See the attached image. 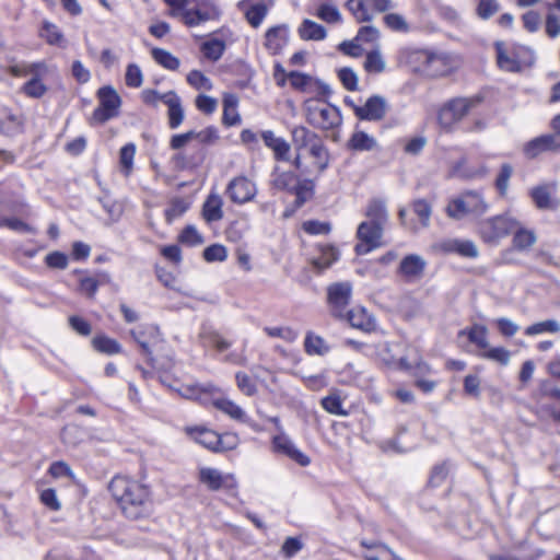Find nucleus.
<instances>
[{
	"instance_id": "338daca9",
	"label": "nucleus",
	"mask_w": 560,
	"mask_h": 560,
	"mask_svg": "<svg viewBox=\"0 0 560 560\" xmlns=\"http://www.w3.org/2000/svg\"><path fill=\"white\" fill-rule=\"evenodd\" d=\"M125 81L129 88H140L142 85L143 75L139 66L131 63L127 67Z\"/></svg>"
},
{
	"instance_id": "a878e982",
	"label": "nucleus",
	"mask_w": 560,
	"mask_h": 560,
	"mask_svg": "<svg viewBox=\"0 0 560 560\" xmlns=\"http://www.w3.org/2000/svg\"><path fill=\"white\" fill-rule=\"evenodd\" d=\"M23 117L13 114L7 107H0V133L13 136L20 133L23 128Z\"/></svg>"
},
{
	"instance_id": "f8f14e48",
	"label": "nucleus",
	"mask_w": 560,
	"mask_h": 560,
	"mask_svg": "<svg viewBox=\"0 0 560 560\" xmlns=\"http://www.w3.org/2000/svg\"><path fill=\"white\" fill-rule=\"evenodd\" d=\"M199 480L211 491L221 489L234 491L237 487L236 479L233 475H223L220 470L210 467L200 469Z\"/></svg>"
},
{
	"instance_id": "bf43d9fd",
	"label": "nucleus",
	"mask_w": 560,
	"mask_h": 560,
	"mask_svg": "<svg viewBox=\"0 0 560 560\" xmlns=\"http://www.w3.org/2000/svg\"><path fill=\"white\" fill-rule=\"evenodd\" d=\"M203 258L206 261H224L228 257V252L225 246L221 244H212L205 248Z\"/></svg>"
},
{
	"instance_id": "3c124183",
	"label": "nucleus",
	"mask_w": 560,
	"mask_h": 560,
	"mask_svg": "<svg viewBox=\"0 0 560 560\" xmlns=\"http://www.w3.org/2000/svg\"><path fill=\"white\" fill-rule=\"evenodd\" d=\"M386 63L378 49L366 54L364 69L369 73H381L385 70Z\"/></svg>"
},
{
	"instance_id": "f3484780",
	"label": "nucleus",
	"mask_w": 560,
	"mask_h": 560,
	"mask_svg": "<svg viewBox=\"0 0 560 560\" xmlns=\"http://www.w3.org/2000/svg\"><path fill=\"white\" fill-rule=\"evenodd\" d=\"M351 327L372 332L376 330L377 324L373 315L369 314L364 307H353L345 313V317Z\"/></svg>"
},
{
	"instance_id": "de8ad7c7",
	"label": "nucleus",
	"mask_w": 560,
	"mask_h": 560,
	"mask_svg": "<svg viewBox=\"0 0 560 560\" xmlns=\"http://www.w3.org/2000/svg\"><path fill=\"white\" fill-rule=\"evenodd\" d=\"M304 348L308 354L317 355H323L327 353L329 350V347L326 345L325 340L322 337L314 335L312 332H308L306 335Z\"/></svg>"
},
{
	"instance_id": "9d476101",
	"label": "nucleus",
	"mask_w": 560,
	"mask_h": 560,
	"mask_svg": "<svg viewBox=\"0 0 560 560\" xmlns=\"http://www.w3.org/2000/svg\"><path fill=\"white\" fill-rule=\"evenodd\" d=\"M385 226L361 222L357 230V237L361 243L355 245L358 255H365L382 245L383 231Z\"/></svg>"
},
{
	"instance_id": "7ed1b4c3",
	"label": "nucleus",
	"mask_w": 560,
	"mask_h": 560,
	"mask_svg": "<svg viewBox=\"0 0 560 560\" xmlns=\"http://www.w3.org/2000/svg\"><path fill=\"white\" fill-rule=\"evenodd\" d=\"M489 210V205L481 192L466 190L451 199L445 208L448 218L462 220L467 215L481 217Z\"/></svg>"
},
{
	"instance_id": "bb28decb",
	"label": "nucleus",
	"mask_w": 560,
	"mask_h": 560,
	"mask_svg": "<svg viewBox=\"0 0 560 560\" xmlns=\"http://www.w3.org/2000/svg\"><path fill=\"white\" fill-rule=\"evenodd\" d=\"M189 436L206 448L217 452L219 433L205 427H195L186 429Z\"/></svg>"
},
{
	"instance_id": "0eeeda50",
	"label": "nucleus",
	"mask_w": 560,
	"mask_h": 560,
	"mask_svg": "<svg viewBox=\"0 0 560 560\" xmlns=\"http://www.w3.org/2000/svg\"><path fill=\"white\" fill-rule=\"evenodd\" d=\"M97 96L100 105L94 109L92 115V120L94 122L104 124L118 116L121 100L112 86L101 88L97 92Z\"/></svg>"
},
{
	"instance_id": "5fc2aeb1",
	"label": "nucleus",
	"mask_w": 560,
	"mask_h": 560,
	"mask_svg": "<svg viewBox=\"0 0 560 560\" xmlns=\"http://www.w3.org/2000/svg\"><path fill=\"white\" fill-rule=\"evenodd\" d=\"M488 330L485 326L481 325H474L468 331L467 337L470 342L475 343L480 349H488L489 342H488Z\"/></svg>"
},
{
	"instance_id": "58836bf2",
	"label": "nucleus",
	"mask_w": 560,
	"mask_h": 560,
	"mask_svg": "<svg viewBox=\"0 0 560 560\" xmlns=\"http://www.w3.org/2000/svg\"><path fill=\"white\" fill-rule=\"evenodd\" d=\"M200 337L203 339L206 345L213 347L219 352L226 351L232 346L230 340L225 339L214 329H203Z\"/></svg>"
},
{
	"instance_id": "2f4dec72",
	"label": "nucleus",
	"mask_w": 560,
	"mask_h": 560,
	"mask_svg": "<svg viewBox=\"0 0 560 560\" xmlns=\"http://www.w3.org/2000/svg\"><path fill=\"white\" fill-rule=\"evenodd\" d=\"M315 192V182L314 179L304 178L298 179L292 195L295 196L294 206L295 208H301L305 202L311 200Z\"/></svg>"
},
{
	"instance_id": "72a5a7b5",
	"label": "nucleus",
	"mask_w": 560,
	"mask_h": 560,
	"mask_svg": "<svg viewBox=\"0 0 560 560\" xmlns=\"http://www.w3.org/2000/svg\"><path fill=\"white\" fill-rule=\"evenodd\" d=\"M318 140H320L318 136L305 127L299 126L292 130V141L298 151L306 148L310 150Z\"/></svg>"
},
{
	"instance_id": "c03bdc74",
	"label": "nucleus",
	"mask_w": 560,
	"mask_h": 560,
	"mask_svg": "<svg viewBox=\"0 0 560 560\" xmlns=\"http://www.w3.org/2000/svg\"><path fill=\"white\" fill-rule=\"evenodd\" d=\"M11 73L15 77L43 75L46 73V66L43 62L21 63L11 67Z\"/></svg>"
},
{
	"instance_id": "0e129e2a",
	"label": "nucleus",
	"mask_w": 560,
	"mask_h": 560,
	"mask_svg": "<svg viewBox=\"0 0 560 560\" xmlns=\"http://www.w3.org/2000/svg\"><path fill=\"white\" fill-rule=\"evenodd\" d=\"M264 331L272 338H281L292 342L298 338V334L290 327H265Z\"/></svg>"
},
{
	"instance_id": "13d9d810",
	"label": "nucleus",
	"mask_w": 560,
	"mask_h": 560,
	"mask_svg": "<svg viewBox=\"0 0 560 560\" xmlns=\"http://www.w3.org/2000/svg\"><path fill=\"white\" fill-rule=\"evenodd\" d=\"M500 9V4L497 0H479L476 8L477 15L482 20H489Z\"/></svg>"
},
{
	"instance_id": "e433bc0d",
	"label": "nucleus",
	"mask_w": 560,
	"mask_h": 560,
	"mask_svg": "<svg viewBox=\"0 0 560 560\" xmlns=\"http://www.w3.org/2000/svg\"><path fill=\"white\" fill-rule=\"evenodd\" d=\"M513 235V246L517 250H525L532 247L536 241V234L532 230L521 228V223L518 222V228L515 229Z\"/></svg>"
},
{
	"instance_id": "393cba45",
	"label": "nucleus",
	"mask_w": 560,
	"mask_h": 560,
	"mask_svg": "<svg viewBox=\"0 0 560 560\" xmlns=\"http://www.w3.org/2000/svg\"><path fill=\"white\" fill-rule=\"evenodd\" d=\"M348 149L352 151H375L378 150L377 140L363 130L355 129L347 142Z\"/></svg>"
},
{
	"instance_id": "cd10ccee",
	"label": "nucleus",
	"mask_w": 560,
	"mask_h": 560,
	"mask_svg": "<svg viewBox=\"0 0 560 560\" xmlns=\"http://www.w3.org/2000/svg\"><path fill=\"white\" fill-rule=\"evenodd\" d=\"M443 249L447 253H455L462 257L477 258L479 255L478 247L469 240H450L443 243Z\"/></svg>"
},
{
	"instance_id": "a211bd4d",
	"label": "nucleus",
	"mask_w": 560,
	"mask_h": 560,
	"mask_svg": "<svg viewBox=\"0 0 560 560\" xmlns=\"http://www.w3.org/2000/svg\"><path fill=\"white\" fill-rule=\"evenodd\" d=\"M132 339L139 345L142 353L147 357L151 355V345L155 343L160 337V330L154 325H142L130 330Z\"/></svg>"
},
{
	"instance_id": "473e14b6",
	"label": "nucleus",
	"mask_w": 560,
	"mask_h": 560,
	"mask_svg": "<svg viewBox=\"0 0 560 560\" xmlns=\"http://www.w3.org/2000/svg\"><path fill=\"white\" fill-rule=\"evenodd\" d=\"M299 35L304 40H323L327 32L323 25L306 19L299 27Z\"/></svg>"
},
{
	"instance_id": "8fccbe9b",
	"label": "nucleus",
	"mask_w": 560,
	"mask_h": 560,
	"mask_svg": "<svg viewBox=\"0 0 560 560\" xmlns=\"http://www.w3.org/2000/svg\"><path fill=\"white\" fill-rule=\"evenodd\" d=\"M189 208V203L183 198H174L165 209V220L171 224L174 220L182 217Z\"/></svg>"
},
{
	"instance_id": "4be33fe9",
	"label": "nucleus",
	"mask_w": 560,
	"mask_h": 560,
	"mask_svg": "<svg viewBox=\"0 0 560 560\" xmlns=\"http://www.w3.org/2000/svg\"><path fill=\"white\" fill-rule=\"evenodd\" d=\"M209 404L235 421L248 422V417L242 407L226 397H214L213 395Z\"/></svg>"
},
{
	"instance_id": "7c9ffc66",
	"label": "nucleus",
	"mask_w": 560,
	"mask_h": 560,
	"mask_svg": "<svg viewBox=\"0 0 560 560\" xmlns=\"http://www.w3.org/2000/svg\"><path fill=\"white\" fill-rule=\"evenodd\" d=\"M223 200L218 194H210L202 206V215L207 222L220 221L223 218Z\"/></svg>"
},
{
	"instance_id": "603ef678",
	"label": "nucleus",
	"mask_w": 560,
	"mask_h": 560,
	"mask_svg": "<svg viewBox=\"0 0 560 560\" xmlns=\"http://www.w3.org/2000/svg\"><path fill=\"white\" fill-rule=\"evenodd\" d=\"M322 407L329 413L336 416H347V411L342 408V401L338 394L332 393L324 397L320 401Z\"/></svg>"
},
{
	"instance_id": "ea45409f",
	"label": "nucleus",
	"mask_w": 560,
	"mask_h": 560,
	"mask_svg": "<svg viewBox=\"0 0 560 560\" xmlns=\"http://www.w3.org/2000/svg\"><path fill=\"white\" fill-rule=\"evenodd\" d=\"M298 179V176L293 172H276L271 180V186L277 190L288 191L291 194Z\"/></svg>"
},
{
	"instance_id": "680f3d73",
	"label": "nucleus",
	"mask_w": 560,
	"mask_h": 560,
	"mask_svg": "<svg viewBox=\"0 0 560 560\" xmlns=\"http://www.w3.org/2000/svg\"><path fill=\"white\" fill-rule=\"evenodd\" d=\"M179 242L189 246H196L203 243V237L194 225H187L179 235Z\"/></svg>"
},
{
	"instance_id": "4c0bfd02",
	"label": "nucleus",
	"mask_w": 560,
	"mask_h": 560,
	"mask_svg": "<svg viewBox=\"0 0 560 560\" xmlns=\"http://www.w3.org/2000/svg\"><path fill=\"white\" fill-rule=\"evenodd\" d=\"M151 56L156 63L167 70L175 71L180 66L179 59L166 49L153 48L151 50Z\"/></svg>"
},
{
	"instance_id": "f03ea898",
	"label": "nucleus",
	"mask_w": 560,
	"mask_h": 560,
	"mask_svg": "<svg viewBox=\"0 0 560 560\" xmlns=\"http://www.w3.org/2000/svg\"><path fill=\"white\" fill-rule=\"evenodd\" d=\"M482 102L480 95L454 97L445 102L438 110V124L445 132H453L458 124Z\"/></svg>"
},
{
	"instance_id": "a18cd8bd",
	"label": "nucleus",
	"mask_w": 560,
	"mask_h": 560,
	"mask_svg": "<svg viewBox=\"0 0 560 560\" xmlns=\"http://www.w3.org/2000/svg\"><path fill=\"white\" fill-rule=\"evenodd\" d=\"M560 331V323L556 319H547L535 323L525 329V335L536 336L545 332L557 334Z\"/></svg>"
},
{
	"instance_id": "e2e57ef3",
	"label": "nucleus",
	"mask_w": 560,
	"mask_h": 560,
	"mask_svg": "<svg viewBox=\"0 0 560 560\" xmlns=\"http://www.w3.org/2000/svg\"><path fill=\"white\" fill-rule=\"evenodd\" d=\"M385 25L395 32L406 33L409 31V25L402 15L398 13H388L384 16Z\"/></svg>"
},
{
	"instance_id": "052dcab7",
	"label": "nucleus",
	"mask_w": 560,
	"mask_h": 560,
	"mask_svg": "<svg viewBox=\"0 0 560 560\" xmlns=\"http://www.w3.org/2000/svg\"><path fill=\"white\" fill-rule=\"evenodd\" d=\"M100 201L113 222H116L120 219L124 212V207L120 202L113 200L107 196L101 198Z\"/></svg>"
},
{
	"instance_id": "09e8293b",
	"label": "nucleus",
	"mask_w": 560,
	"mask_h": 560,
	"mask_svg": "<svg viewBox=\"0 0 560 560\" xmlns=\"http://www.w3.org/2000/svg\"><path fill=\"white\" fill-rule=\"evenodd\" d=\"M135 154L136 145L133 143H127L120 149L119 163L121 172L126 177H128L132 172Z\"/></svg>"
},
{
	"instance_id": "5701e85b",
	"label": "nucleus",
	"mask_w": 560,
	"mask_h": 560,
	"mask_svg": "<svg viewBox=\"0 0 560 560\" xmlns=\"http://www.w3.org/2000/svg\"><path fill=\"white\" fill-rule=\"evenodd\" d=\"M399 348V345L383 342L378 346L377 355L386 365L394 366L402 371H409L411 365L407 359L405 357L397 358L395 355Z\"/></svg>"
},
{
	"instance_id": "412c9836",
	"label": "nucleus",
	"mask_w": 560,
	"mask_h": 560,
	"mask_svg": "<svg viewBox=\"0 0 560 560\" xmlns=\"http://www.w3.org/2000/svg\"><path fill=\"white\" fill-rule=\"evenodd\" d=\"M555 189V185H539L530 189L529 196L539 210H556L559 203L552 198Z\"/></svg>"
},
{
	"instance_id": "864d4df0",
	"label": "nucleus",
	"mask_w": 560,
	"mask_h": 560,
	"mask_svg": "<svg viewBox=\"0 0 560 560\" xmlns=\"http://www.w3.org/2000/svg\"><path fill=\"white\" fill-rule=\"evenodd\" d=\"M316 15L324 22L330 24L340 23L342 20L338 8L328 3L320 4L317 9Z\"/></svg>"
},
{
	"instance_id": "6e6d98bb",
	"label": "nucleus",
	"mask_w": 560,
	"mask_h": 560,
	"mask_svg": "<svg viewBox=\"0 0 560 560\" xmlns=\"http://www.w3.org/2000/svg\"><path fill=\"white\" fill-rule=\"evenodd\" d=\"M513 174L512 165L505 163L502 164L500 172L495 178V188L498 189L500 196L504 197L509 189V183Z\"/></svg>"
},
{
	"instance_id": "c85d7f7f",
	"label": "nucleus",
	"mask_w": 560,
	"mask_h": 560,
	"mask_svg": "<svg viewBox=\"0 0 560 560\" xmlns=\"http://www.w3.org/2000/svg\"><path fill=\"white\" fill-rule=\"evenodd\" d=\"M249 0H242L237 7L244 11L247 22L255 28H257L267 15L268 8L264 3H255L247 5Z\"/></svg>"
},
{
	"instance_id": "37998d69",
	"label": "nucleus",
	"mask_w": 560,
	"mask_h": 560,
	"mask_svg": "<svg viewBox=\"0 0 560 560\" xmlns=\"http://www.w3.org/2000/svg\"><path fill=\"white\" fill-rule=\"evenodd\" d=\"M200 49L207 59L218 61L224 54L225 43L222 39L212 38L202 43Z\"/></svg>"
},
{
	"instance_id": "20e7f679",
	"label": "nucleus",
	"mask_w": 560,
	"mask_h": 560,
	"mask_svg": "<svg viewBox=\"0 0 560 560\" xmlns=\"http://www.w3.org/2000/svg\"><path fill=\"white\" fill-rule=\"evenodd\" d=\"M518 228V221L508 213L491 217L478 224L481 240L488 244H497Z\"/></svg>"
},
{
	"instance_id": "774afa93",
	"label": "nucleus",
	"mask_w": 560,
	"mask_h": 560,
	"mask_svg": "<svg viewBox=\"0 0 560 560\" xmlns=\"http://www.w3.org/2000/svg\"><path fill=\"white\" fill-rule=\"evenodd\" d=\"M524 154L528 158V159H535L537 158L540 153L542 152H547V149L545 148V142H544V139L541 136L539 137H536L534 139H532L530 141H528L525 145H524Z\"/></svg>"
},
{
	"instance_id": "79ce46f5",
	"label": "nucleus",
	"mask_w": 560,
	"mask_h": 560,
	"mask_svg": "<svg viewBox=\"0 0 560 560\" xmlns=\"http://www.w3.org/2000/svg\"><path fill=\"white\" fill-rule=\"evenodd\" d=\"M47 90V86L42 82V75L30 78L21 88V92L31 98H40Z\"/></svg>"
},
{
	"instance_id": "9b49d317",
	"label": "nucleus",
	"mask_w": 560,
	"mask_h": 560,
	"mask_svg": "<svg viewBox=\"0 0 560 560\" xmlns=\"http://www.w3.org/2000/svg\"><path fill=\"white\" fill-rule=\"evenodd\" d=\"M352 287L349 282L332 283L327 289V301L332 316L343 318L350 303Z\"/></svg>"
},
{
	"instance_id": "2eb2a0df",
	"label": "nucleus",
	"mask_w": 560,
	"mask_h": 560,
	"mask_svg": "<svg viewBox=\"0 0 560 560\" xmlns=\"http://www.w3.org/2000/svg\"><path fill=\"white\" fill-rule=\"evenodd\" d=\"M425 267L427 262L421 256L410 254L400 261L398 273L405 279V281L413 282L423 276Z\"/></svg>"
},
{
	"instance_id": "49530a36",
	"label": "nucleus",
	"mask_w": 560,
	"mask_h": 560,
	"mask_svg": "<svg viewBox=\"0 0 560 560\" xmlns=\"http://www.w3.org/2000/svg\"><path fill=\"white\" fill-rule=\"evenodd\" d=\"M411 209L418 217L421 228H428L432 214L431 205L425 199H417L412 201Z\"/></svg>"
},
{
	"instance_id": "f257e3e1",
	"label": "nucleus",
	"mask_w": 560,
	"mask_h": 560,
	"mask_svg": "<svg viewBox=\"0 0 560 560\" xmlns=\"http://www.w3.org/2000/svg\"><path fill=\"white\" fill-rule=\"evenodd\" d=\"M108 490L127 518L139 520L151 513V490L147 485L126 476H116L109 482Z\"/></svg>"
},
{
	"instance_id": "6e6552de",
	"label": "nucleus",
	"mask_w": 560,
	"mask_h": 560,
	"mask_svg": "<svg viewBox=\"0 0 560 560\" xmlns=\"http://www.w3.org/2000/svg\"><path fill=\"white\" fill-rule=\"evenodd\" d=\"M191 140H195V130H188L187 132L176 133L171 137L170 148L177 151L171 160L176 170L195 167L202 161L201 156L188 155L182 151Z\"/></svg>"
},
{
	"instance_id": "a19ab883",
	"label": "nucleus",
	"mask_w": 560,
	"mask_h": 560,
	"mask_svg": "<svg viewBox=\"0 0 560 560\" xmlns=\"http://www.w3.org/2000/svg\"><path fill=\"white\" fill-rule=\"evenodd\" d=\"M92 346L97 352L106 354H116L121 351V347L118 341L105 335H96L92 339Z\"/></svg>"
},
{
	"instance_id": "4d7b16f0",
	"label": "nucleus",
	"mask_w": 560,
	"mask_h": 560,
	"mask_svg": "<svg viewBox=\"0 0 560 560\" xmlns=\"http://www.w3.org/2000/svg\"><path fill=\"white\" fill-rule=\"evenodd\" d=\"M186 80L196 90L210 91L213 88L211 80L199 70H191Z\"/></svg>"
},
{
	"instance_id": "39448f33",
	"label": "nucleus",
	"mask_w": 560,
	"mask_h": 560,
	"mask_svg": "<svg viewBox=\"0 0 560 560\" xmlns=\"http://www.w3.org/2000/svg\"><path fill=\"white\" fill-rule=\"evenodd\" d=\"M305 112L307 121L315 128L329 130L341 124L339 109L320 100L306 101Z\"/></svg>"
},
{
	"instance_id": "aec40b11",
	"label": "nucleus",
	"mask_w": 560,
	"mask_h": 560,
	"mask_svg": "<svg viewBox=\"0 0 560 560\" xmlns=\"http://www.w3.org/2000/svg\"><path fill=\"white\" fill-rule=\"evenodd\" d=\"M178 392L187 399H194L202 405H209L211 397L219 392V389L213 384L208 383L183 385Z\"/></svg>"
},
{
	"instance_id": "c756f323",
	"label": "nucleus",
	"mask_w": 560,
	"mask_h": 560,
	"mask_svg": "<svg viewBox=\"0 0 560 560\" xmlns=\"http://www.w3.org/2000/svg\"><path fill=\"white\" fill-rule=\"evenodd\" d=\"M365 215L368 218L366 223L385 226L388 221L385 202L381 199H372L366 207Z\"/></svg>"
},
{
	"instance_id": "dca6fc26",
	"label": "nucleus",
	"mask_w": 560,
	"mask_h": 560,
	"mask_svg": "<svg viewBox=\"0 0 560 560\" xmlns=\"http://www.w3.org/2000/svg\"><path fill=\"white\" fill-rule=\"evenodd\" d=\"M164 104L167 106V124L171 129H177L185 119L182 98L175 91L163 93Z\"/></svg>"
},
{
	"instance_id": "423d86ee",
	"label": "nucleus",
	"mask_w": 560,
	"mask_h": 560,
	"mask_svg": "<svg viewBox=\"0 0 560 560\" xmlns=\"http://www.w3.org/2000/svg\"><path fill=\"white\" fill-rule=\"evenodd\" d=\"M220 16L221 10L215 0H192L183 12L182 22L188 27H195L209 21H217Z\"/></svg>"
},
{
	"instance_id": "f704fd0d",
	"label": "nucleus",
	"mask_w": 560,
	"mask_h": 560,
	"mask_svg": "<svg viewBox=\"0 0 560 560\" xmlns=\"http://www.w3.org/2000/svg\"><path fill=\"white\" fill-rule=\"evenodd\" d=\"M497 51V63L499 68L503 71L508 72H518L522 67L517 59L510 57L504 48V44L502 42H497L494 44Z\"/></svg>"
},
{
	"instance_id": "ddd939ff",
	"label": "nucleus",
	"mask_w": 560,
	"mask_h": 560,
	"mask_svg": "<svg viewBox=\"0 0 560 560\" xmlns=\"http://www.w3.org/2000/svg\"><path fill=\"white\" fill-rule=\"evenodd\" d=\"M387 112V102L381 95H373L366 100L363 106L355 107L354 114L361 120L378 121Z\"/></svg>"
},
{
	"instance_id": "1a4fd4ad",
	"label": "nucleus",
	"mask_w": 560,
	"mask_h": 560,
	"mask_svg": "<svg viewBox=\"0 0 560 560\" xmlns=\"http://www.w3.org/2000/svg\"><path fill=\"white\" fill-rule=\"evenodd\" d=\"M257 192L256 183L244 175L232 178L225 189L226 196L235 205H245L253 201Z\"/></svg>"
},
{
	"instance_id": "6ab92c4d",
	"label": "nucleus",
	"mask_w": 560,
	"mask_h": 560,
	"mask_svg": "<svg viewBox=\"0 0 560 560\" xmlns=\"http://www.w3.org/2000/svg\"><path fill=\"white\" fill-rule=\"evenodd\" d=\"M289 42V27L284 24L270 27L265 34V47L272 55L279 54Z\"/></svg>"
},
{
	"instance_id": "4468645a",
	"label": "nucleus",
	"mask_w": 560,
	"mask_h": 560,
	"mask_svg": "<svg viewBox=\"0 0 560 560\" xmlns=\"http://www.w3.org/2000/svg\"><path fill=\"white\" fill-rule=\"evenodd\" d=\"M272 446L275 452L288 456L303 467L308 466L311 463L310 457L302 453L291 439L283 433L272 439Z\"/></svg>"
},
{
	"instance_id": "b1692460",
	"label": "nucleus",
	"mask_w": 560,
	"mask_h": 560,
	"mask_svg": "<svg viewBox=\"0 0 560 560\" xmlns=\"http://www.w3.org/2000/svg\"><path fill=\"white\" fill-rule=\"evenodd\" d=\"M261 138L265 145L272 150L277 161L290 160V144L283 138L277 137L271 130L262 131Z\"/></svg>"
},
{
	"instance_id": "69168bd1",
	"label": "nucleus",
	"mask_w": 560,
	"mask_h": 560,
	"mask_svg": "<svg viewBox=\"0 0 560 560\" xmlns=\"http://www.w3.org/2000/svg\"><path fill=\"white\" fill-rule=\"evenodd\" d=\"M40 35L51 45H59L63 40V35L59 28L48 22L44 24Z\"/></svg>"
},
{
	"instance_id": "c9c22d12",
	"label": "nucleus",
	"mask_w": 560,
	"mask_h": 560,
	"mask_svg": "<svg viewBox=\"0 0 560 560\" xmlns=\"http://www.w3.org/2000/svg\"><path fill=\"white\" fill-rule=\"evenodd\" d=\"M310 155L314 159V167L318 174H322L329 163V154L322 140L315 141L308 150Z\"/></svg>"
}]
</instances>
